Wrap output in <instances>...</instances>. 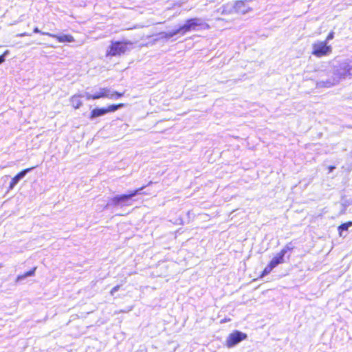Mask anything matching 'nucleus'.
I'll use <instances>...</instances> for the list:
<instances>
[{"instance_id": "nucleus-12", "label": "nucleus", "mask_w": 352, "mask_h": 352, "mask_svg": "<svg viewBox=\"0 0 352 352\" xmlns=\"http://www.w3.org/2000/svg\"><path fill=\"white\" fill-rule=\"evenodd\" d=\"M81 97H85V94H76V95H74L70 98L71 104L75 109H78L82 105V102L80 99Z\"/></svg>"}, {"instance_id": "nucleus-10", "label": "nucleus", "mask_w": 352, "mask_h": 352, "mask_svg": "<svg viewBox=\"0 0 352 352\" xmlns=\"http://www.w3.org/2000/svg\"><path fill=\"white\" fill-rule=\"evenodd\" d=\"M33 168H34V167L25 169V170H22L21 172H20L19 174H17L14 178H12V179L10 184V189H12L17 184V183L22 178H23L28 172H30Z\"/></svg>"}, {"instance_id": "nucleus-3", "label": "nucleus", "mask_w": 352, "mask_h": 352, "mask_svg": "<svg viewBox=\"0 0 352 352\" xmlns=\"http://www.w3.org/2000/svg\"><path fill=\"white\" fill-rule=\"evenodd\" d=\"M123 96V94H120L116 91H111L108 87H98L94 90L93 94L85 92V97L87 100H96L101 98H107L110 99L120 98Z\"/></svg>"}, {"instance_id": "nucleus-7", "label": "nucleus", "mask_w": 352, "mask_h": 352, "mask_svg": "<svg viewBox=\"0 0 352 352\" xmlns=\"http://www.w3.org/2000/svg\"><path fill=\"white\" fill-rule=\"evenodd\" d=\"M246 338H247L246 334H245L242 332L236 331L234 333L229 335V336L228 337V338L226 340V345L228 347H232L234 345H236V344H238L239 342H240L241 341L246 339Z\"/></svg>"}, {"instance_id": "nucleus-2", "label": "nucleus", "mask_w": 352, "mask_h": 352, "mask_svg": "<svg viewBox=\"0 0 352 352\" xmlns=\"http://www.w3.org/2000/svg\"><path fill=\"white\" fill-rule=\"evenodd\" d=\"M210 26L208 23L204 22L202 19L193 18L187 20L186 23L179 28L167 32L160 33L162 38L169 39L177 34L184 35L186 33L191 31H199L201 30L209 29Z\"/></svg>"}, {"instance_id": "nucleus-16", "label": "nucleus", "mask_w": 352, "mask_h": 352, "mask_svg": "<svg viewBox=\"0 0 352 352\" xmlns=\"http://www.w3.org/2000/svg\"><path fill=\"white\" fill-rule=\"evenodd\" d=\"M36 267H34V269H32V270H30L28 272H27L25 274H24L23 275H21V276H19L17 277V280H22V279H24L26 277H28V276H32L35 273V271H36Z\"/></svg>"}, {"instance_id": "nucleus-1", "label": "nucleus", "mask_w": 352, "mask_h": 352, "mask_svg": "<svg viewBox=\"0 0 352 352\" xmlns=\"http://www.w3.org/2000/svg\"><path fill=\"white\" fill-rule=\"evenodd\" d=\"M332 76L326 82L318 83L320 87H330L338 84L341 80L352 76V58H347L334 65L332 68Z\"/></svg>"}, {"instance_id": "nucleus-21", "label": "nucleus", "mask_w": 352, "mask_h": 352, "mask_svg": "<svg viewBox=\"0 0 352 352\" xmlns=\"http://www.w3.org/2000/svg\"><path fill=\"white\" fill-rule=\"evenodd\" d=\"M34 33H39V34H42V32L38 28H35L34 29Z\"/></svg>"}, {"instance_id": "nucleus-13", "label": "nucleus", "mask_w": 352, "mask_h": 352, "mask_svg": "<svg viewBox=\"0 0 352 352\" xmlns=\"http://www.w3.org/2000/svg\"><path fill=\"white\" fill-rule=\"evenodd\" d=\"M107 113L105 109H95L91 113V119H94L96 117L104 116Z\"/></svg>"}, {"instance_id": "nucleus-5", "label": "nucleus", "mask_w": 352, "mask_h": 352, "mask_svg": "<svg viewBox=\"0 0 352 352\" xmlns=\"http://www.w3.org/2000/svg\"><path fill=\"white\" fill-rule=\"evenodd\" d=\"M132 45L130 42H114L107 51V56H116L124 54L130 50L129 46Z\"/></svg>"}, {"instance_id": "nucleus-22", "label": "nucleus", "mask_w": 352, "mask_h": 352, "mask_svg": "<svg viewBox=\"0 0 352 352\" xmlns=\"http://www.w3.org/2000/svg\"><path fill=\"white\" fill-rule=\"evenodd\" d=\"M9 54V51L8 50H6L3 54V55H1V56H3V58H5V57Z\"/></svg>"}, {"instance_id": "nucleus-20", "label": "nucleus", "mask_w": 352, "mask_h": 352, "mask_svg": "<svg viewBox=\"0 0 352 352\" xmlns=\"http://www.w3.org/2000/svg\"><path fill=\"white\" fill-rule=\"evenodd\" d=\"M30 36V34L27 32H23V33H21L17 35V36H19V37H23V36Z\"/></svg>"}, {"instance_id": "nucleus-18", "label": "nucleus", "mask_w": 352, "mask_h": 352, "mask_svg": "<svg viewBox=\"0 0 352 352\" xmlns=\"http://www.w3.org/2000/svg\"><path fill=\"white\" fill-rule=\"evenodd\" d=\"M333 36H334V33L333 32H330L324 41H327V43L329 42V41L333 38Z\"/></svg>"}, {"instance_id": "nucleus-14", "label": "nucleus", "mask_w": 352, "mask_h": 352, "mask_svg": "<svg viewBox=\"0 0 352 352\" xmlns=\"http://www.w3.org/2000/svg\"><path fill=\"white\" fill-rule=\"evenodd\" d=\"M352 226V221H349L345 223L342 224L338 227V230L340 232V235L342 236V232L344 230H347L350 227Z\"/></svg>"}, {"instance_id": "nucleus-23", "label": "nucleus", "mask_w": 352, "mask_h": 352, "mask_svg": "<svg viewBox=\"0 0 352 352\" xmlns=\"http://www.w3.org/2000/svg\"><path fill=\"white\" fill-rule=\"evenodd\" d=\"M5 61L3 56H0V65Z\"/></svg>"}, {"instance_id": "nucleus-11", "label": "nucleus", "mask_w": 352, "mask_h": 352, "mask_svg": "<svg viewBox=\"0 0 352 352\" xmlns=\"http://www.w3.org/2000/svg\"><path fill=\"white\" fill-rule=\"evenodd\" d=\"M234 8L237 12L243 14L248 12L250 10V7H248L243 1H237L235 3Z\"/></svg>"}, {"instance_id": "nucleus-4", "label": "nucleus", "mask_w": 352, "mask_h": 352, "mask_svg": "<svg viewBox=\"0 0 352 352\" xmlns=\"http://www.w3.org/2000/svg\"><path fill=\"white\" fill-rule=\"evenodd\" d=\"M144 187H142L139 189L131 191L128 195H122L120 196H116L111 200V204L115 206H131L130 199L137 195H138Z\"/></svg>"}, {"instance_id": "nucleus-24", "label": "nucleus", "mask_w": 352, "mask_h": 352, "mask_svg": "<svg viewBox=\"0 0 352 352\" xmlns=\"http://www.w3.org/2000/svg\"><path fill=\"white\" fill-rule=\"evenodd\" d=\"M329 172H331L333 169H335L334 166H330L329 168Z\"/></svg>"}, {"instance_id": "nucleus-9", "label": "nucleus", "mask_w": 352, "mask_h": 352, "mask_svg": "<svg viewBox=\"0 0 352 352\" xmlns=\"http://www.w3.org/2000/svg\"><path fill=\"white\" fill-rule=\"evenodd\" d=\"M288 248H284L279 253H278L270 263L274 267H276L278 264L284 262V256L288 250Z\"/></svg>"}, {"instance_id": "nucleus-17", "label": "nucleus", "mask_w": 352, "mask_h": 352, "mask_svg": "<svg viewBox=\"0 0 352 352\" xmlns=\"http://www.w3.org/2000/svg\"><path fill=\"white\" fill-rule=\"evenodd\" d=\"M274 268V266H272V264L270 263L264 269V270H263V272L262 273L261 276H264L270 274Z\"/></svg>"}, {"instance_id": "nucleus-19", "label": "nucleus", "mask_w": 352, "mask_h": 352, "mask_svg": "<svg viewBox=\"0 0 352 352\" xmlns=\"http://www.w3.org/2000/svg\"><path fill=\"white\" fill-rule=\"evenodd\" d=\"M120 289V286L119 285H117L116 287H114L113 288H112V289L111 290V295H113L116 292H118Z\"/></svg>"}, {"instance_id": "nucleus-15", "label": "nucleus", "mask_w": 352, "mask_h": 352, "mask_svg": "<svg viewBox=\"0 0 352 352\" xmlns=\"http://www.w3.org/2000/svg\"><path fill=\"white\" fill-rule=\"evenodd\" d=\"M124 106L123 104H111L108 107V108L105 109L107 111V113L109 112H114L118 109Z\"/></svg>"}, {"instance_id": "nucleus-8", "label": "nucleus", "mask_w": 352, "mask_h": 352, "mask_svg": "<svg viewBox=\"0 0 352 352\" xmlns=\"http://www.w3.org/2000/svg\"><path fill=\"white\" fill-rule=\"evenodd\" d=\"M43 35H47L50 37L56 38L60 43H72L74 42V38L69 34H63V35H57L53 34L49 32H42Z\"/></svg>"}, {"instance_id": "nucleus-6", "label": "nucleus", "mask_w": 352, "mask_h": 352, "mask_svg": "<svg viewBox=\"0 0 352 352\" xmlns=\"http://www.w3.org/2000/svg\"><path fill=\"white\" fill-rule=\"evenodd\" d=\"M312 54L316 57L329 55L332 52V47L327 45V41H316L313 44Z\"/></svg>"}]
</instances>
